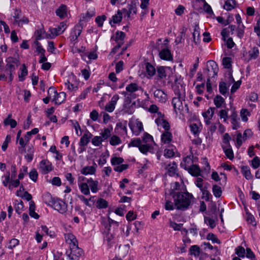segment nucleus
<instances>
[{"label":"nucleus","instance_id":"nucleus-55","mask_svg":"<svg viewBox=\"0 0 260 260\" xmlns=\"http://www.w3.org/2000/svg\"><path fill=\"white\" fill-rule=\"evenodd\" d=\"M21 11L19 9H15L13 14L14 18V23L17 24L19 19L21 18Z\"/></svg>","mask_w":260,"mask_h":260},{"label":"nucleus","instance_id":"nucleus-26","mask_svg":"<svg viewBox=\"0 0 260 260\" xmlns=\"http://www.w3.org/2000/svg\"><path fill=\"white\" fill-rule=\"evenodd\" d=\"M56 15L60 19L68 18L70 15L69 11L66 5H60L55 11Z\"/></svg>","mask_w":260,"mask_h":260},{"label":"nucleus","instance_id":"nucleus-47","mask_svg":"<svg viewBox=\"0 0 260 260\" xmlns=\"http://www.w3.org/2000/svg\"><path fill=\"white\" fill-rule=\"evenodd\" d=\"M124 38L125 34L122 31L116 32L115 36L113 37L114 40L119 45L123 43Z\"/></svg>","mask_w":260,"mask_h":260},{"label":"nucleus","instance_id":"nucleus-11","mask_svg":"<svg viewBox=\"0 0 260 260\" xmlns=\"http://www.w3.org/2000/svg\"><path fill=\"white\" fill-rule=\"evenodd\" d=\"M48 93L50 97L52 98V101L55 104L59 105L63 102L66 98V94L64 92L57 93L56 90L53 87H50L48 90Z\"/></svg>","mask_w":260,"mask_h":260},{"label":"nucleus","instance_id":"nucleus-60","mask_svg":"<svg viewBox=\"0 0 260 260\" xmlns=\"http://www.w3.org/2000/svg\"><path fill=\"white\" fill-rule=\"evenodd\" d=\"M245 252L246 250L242 246H238L235 249V253L239 257H245Z\"/></svg>","mask_w":260,"mask_h":260},{"label":"nucleus","instance_id":"nucleus-56","mask_svg":"<svg viewBox=\"0 0 260 260\" xmlns=\"http://www.w3.org/2000/svg\"><path fill=\"white\" fill-rule=\"evenodd\" d=\"M190 254L196 257L199 256L200 253V247L197 245H192L190 247Z\"/></svg>","mask_w":260,"mask_h":260},{"label":"nucleus","instance_id":"nucleus-20","mask_svg":"<svg viewBox=\"0 0 260 260\" xmlns=\"http://www.w3.org/2000/svg\"><path fill=\"white\" fill-rule=\"evenodd\" d=\"M95 14L94 8H89L85 13H82L80 15L79 19V24L83 25L86 22L88 21L92 17L94 16Z\"/></svg>","mask_w":260,"mask_h":260},{"label":"nucleus","instance_id":"nucleus-37","mask_svg":"<svg viewBox=\"0 0 260 260\" xmlns=\"http://www.w3.org/2000/svg\"><path fill=\"white\" fill-rule=\"evenodd\" d=\"M123 12L118 11L117 13L114 15L111 19L110 20L109 23L111 26H114L115 24L119 23L122 19Z\"/></svg>","mask_w":260,"mask_h":260},{"label":"nucleus","instance_id":"nucleus-48","mask_svg":"<svg viewBox=\"0 0 260 260\" xmlns=\"http://www.w3.org/2000/svg\"><path fill=\"white\" fill-rule=\"evenodd\" d=\"M12 115L9 114L8 117L4 120V124L5 125H10L11 128H15L17 125V122L14 119L11 118Z\"/></svg>","mask_w":260,"mask_h":260},{"label":"nucleus","instance_id":"nucleus-42","mask_svg":"<svg viewBox=\"0 0 260 260\" xmlns=\"http://www.w3.org/2000/svg\"><path fill=\"white\" fill-rule=\"evenodd\" d=\"M240 117L243 122H246L248 120L249 117L250 116V112L246 109L242 108L240 112Z\"/></svg>","mask_w":260,"mask_h":260},{"label":"nucleus","instance_id":"nucleus-14","mask_svg":"<svg viewBox=\"0 0 260 260\" xmlns=\"http://www.w3.org/2000/svg\"><path fill=\"white\" fill-rule=\"evenodd\" d=\"M38 168L43 174H47L53 169L52 163L47 159L42 160L39 164Z\"/></svg>","mask_w":260,"mask_h":260},{"label":"nucleus","instance_id":"nucleus-53","mask_svg":"<svg viewBox=\"0 0 260 260\" xmlns=\"http://www.w3.org/2000/svg\"><path fill=\"white\" fill-rule=\"evenodd\" d=\"M246 140L244 139L243 136H242V134L241 133H238L236 135V146L237 148H240L241 145H242L243 143Z\"/></svg>","mask_w":260,"mask_h":260},{"label":"nucleus","instance_id":"nucleus-28","mask_svg":"<svg viewBox=\"0 0 260 260\" xmlns=\"http://www.w3.org/2000/svg\"><path fill=\"white\" fill-rule=\"evenodd\" d=\"M214 108H209L207 110L202 113L204 117V122L206 124L209 125L211 124V120L214 114Z\"/></svg>","mask_w":260,"mask_h":260},{"label":"nucleus","instance_id":"nucleus-64","mask_svg":"<svg viewBox=\"0 0 260 260\" xmlns=\"http://www.w3.org/2000/svg\"><path fill=\"white\" fill-rule=\"evenodd\" d=\"M29 178L34 182L37 181L38 177V174L37 170L35 169H32L29 172Z\"/></svg>","mask_w":260,"mask_h":260},{"label":"nucleus","instance_id":"nucleus-12","mask_svg":"<svg viewBox=\"0 0 260 260\" xmlns=\"http://www.w3.org/2000/svg\"><path fill=\"white\" fill-rule=\"evenodd\" d=\"M218 72L217 64L213 60H209L207 63L206 69L205 73L208 76V80L217 76Z\"/></svg>","mask_w":260,"mask_h":260},{"label":"nucleus","instance_id":"nucleus-21","mask_svg":"<svg viewBox=\"0 0 260 260\" xmlns=\"http://www.w3.org/2000/svg\"><path fill=\"white\" fill-rule=\"evenodd\" d=\"M51 207L61 214L64 213L67 209V205L66 203L58 199L55 200Z\"/></svg>","mask_w":260,"mask_h":260},{"label":"nucleus","instance_id":"nucleus-3","mask_svg":"<svg viewBox=\"0 0 260 260\" xmlns=\"http://www.w3.org/2000/svg\"><path fill=\"white\" fill-rule=\"evenodd\" d=\"M128 145V147H137L141 153L146 154L148 152H153L155 143L152 136L145 133L142 137V139L140 138L132 139Z\"/></svg>","mask_w":260,"mask_h":260},{"label":"nucleus","instance_id":"nucleus-6","mask_svg":"<svg viewBox=\"0 0 260 260\" xmlns=\"http://www.w3.org/2000/svg\"><path fill=\"white\" fill-rule=\"evenodd\" d=\"M128 126L135 136H139L144 131L143 124L138 118L132 117L129 120Z\"/></svg>","mask_w":260,"mask_h":260},{"label":"nucleus","instance_id":"nucleus-7","mask_svg":"<svg viewBox=\"0 0 260 260\" xmlns=\"http://www.w3.org/2000/svg\"><path fill=\"white\" fill-rule=\"evenodd\" d=\"M111 164L114 166V170L117 172H122L128 168V165L123 164L124 159L122 157L112 156L110 160Z\"/></svg>","mask_w":260,"mask_h":260},{"label":"nucleus","instance_id":"nucleus-49","mask_svg":"<svg viewBox=\"0 0 260 260\" xmlns=\"http://www.w3.org/2000/svg\"><path fill=\"white\" fill-rule=\"evenodd\" d=\"M199 29V27L196 25L192 33L193 41L196 44L199 43L201 40Z\"/></svg>","mask_w":260,"mask_h":260},{"label":"nucleus","instance_id":"nucleus-35","mask_svg":"<svg viewBox=\"0 0 260 260\" xmlns=\"http://www.w3.org/2000/svg\"><path fill=\"white\" fill-rule=\"evenodd\" d=\"M168 174L170 176H174L177 174V165L175 162L170 163L167 167Z\"/></svg>","mask_w":260,"mask_h":260},{"label":"nucleus","instance_id":"nucleus-57","mask_svg":"<svg viewBox=\"0 0 260 260\" xmlns=\"http://www.w3.org/2000/svg\"><path fill=\"white\" fill-rule=\"evenodd\" d=\"M104 140L100 136H94L91 140V143L95 146H100Z\"/></svg>","mask_w":260,"mask_h":260},{"label":"nucleus","instance_id":"nucleus-41","mask_svg":"<svg viewBox=\"0 0 260 260\" xmlns=\"http://www.w3.org/2000/svg\"><path fill=\"white\" fill-rule=\"evenodd\" d=\"M241 171L242 174L247 180H250L252 178V175L251 173L250 168L248 166H241Z\"/></svg>","mask_w":260,"mask_h":260},{"label":"nucleus","instance_id":"nucleus-30","mask_svg":"<svg viewBox=\"0 0 260 260\" xmlns=\"http://www.w3.org/2000/svg\"><path fill=\"white\" fill-rule=\"evenodd\" d=\"M230 118L232 124V128L233 129H237L239 128L240 127V118L235 111H234L230 116Z\"/></svg>","mask_w":260,"mask_h":260},{"label":"nucleus","instance_id":"nucleus-45","mask_svg":"<svg viewBox=\"0 0 260 260\" xmlns=\"http://www.w3.org/2000/svg\"><path fill=\"white\" fill-rule=\"evenodd\" d=\"M122 12L128 18H129L131 15L136 14L137 9L136 7L131 5L128 6V10L124 9L122 10Z\"/></svg>","mask_w":260,"mask_h":260},{"label":"nucleus","instance_id":"nucleus-62","mask_svg":"<svg viewBox=\"0 0 260 260\" xmlns=\"http://www.w3.org/2000/svg\"><path fill=\"white\" fill-rule=\"evenodd\" d=\"M108 207V202L103 199H100L97 201L96 207L99 209L106 208Z\"/></svg>","mask_w":260,"mask_h":260},{"label":"nucleus","instance_id":"nucleus-31","mask_svg":"<svg viewBox=\"0 0 260 260\" xmlns=\"http://www.w3.org/2000/svg\"><path fill=\"white\" fill-rule=\"evenodd\" d=\"M192 156L189 155L184 157L180 163L181 167L186 170H188L193 165Z\"/></svg>","mask_w":260,"mask_h":260},{"label":"nucleus","instance_id":"nucleus-52","mask_svg":"<svg viewBox=\"0 0 260 260\" xmlns=\"http://www.w3.org/2000/svg\"><path fill=\"white\" fill-rule=\"evenodd\" d=\"M259 50L257 47H253L248 52L250 59H255L259 55Z\"/></svg>","mask_w":260,"mask_h":260},{"label":"nucleus","instance_id":"nucleus-46","mask_svg":"<svg viewBox=\"0 0 260 260\" xmlns=\"http://www.w3.org/2000/svg\"><path fill=\"white\" fill-rule=\"evenodd\" d=\"M187 171L190 174L194 176H199L201 174L200 169L196 165H193Z\"/></svg>","mask_w":260,"mask_h":260},{"label":"nucleus","instance_id":"nucleus-50","mask_svg":"<svg viewBox=\"0 0 260 260\" xmlns=\"http://www.w3.org/2000/svg\"><path fill=\"white\" fill-rule=\"evenodd\" d=\"M109 143L112 146H117L122 143V141L118 136L113 135L110 138Z\"/></svg>","mask_w":260,"mask_h":260},{"label":"nucleus","instance_id":"nucleus-38","mask_svg":"<svg viewBox=\"0 0 260 260\" xmlns=\"http://www.w3.org/2000/svg\"><path fill=\"white\" fill-rule=\"evenodd\" d=\"M222 148L226 157L230 160H233L234 154L231 146H222Z\"/></svg>","mask_w":260,"mask_h":260},{"label":"nucleus","instance_id":"nucleus-8","mask_svg":"<svg viewBox=\"0 0 260 260\" xmlns=\"http://www.w3.org/2000/svg\"><path fill=\"white\" fill-rule=\"evenodd\" d=\"M64 83L66 87L71 91L76 90L79 85L77 77L73 73H70L64 77Z\"/></svg>","mask_w":260,"mask_h":260},{"label":"nucleus","instance_id":"nucleus-32","mask_svg":"<svg viewBox=\"0 0 260 260\" xmlns=\"http://www.w3.org/2000/svg\"><path fill=\"white\" fill-rule=\"evenodd\" d=\"M154 96L161 103L166 102L168 99L167 94L160 89H157L154 92Z\"/></svg>","mask_w":260,"mask_h":260},{"label":"nucleus","instance_id":"nucleus-29","mask_svg":"<svg viewBox=\"0 0 260 260\" xmlns=\"http://www.w3.org/2000/svg\"><path fill=\"white\" fill-rule=\"evenodd\" d=\"M115 130L121 136L127 135V121H122L117 122L116 125Z\"/></svg>","mask_w":260,"mask_h":260},{"label":"nucleus","instance_id":"nucleus-25","mask_svg":"<svg viewBox=\"0 0 260 260\" xmlns=\"http://www.w3.org/2000/svg\"><path fill=\"white\" fill-rule=\"evenodd\" d=\"M66 243L69 245L70 249L74 248L78 245L76 237L72 233L64 234Z\"/></svg>","mask_w":260,"mask_h":260},{"label":"nucleus","instance_id":"nucleus-54","mask_svg":"<svg viewBox=\"0 0 260 260\" xmlns=\"http://www.w3.org/2000/svg\"><path fill=\"white\" fill-rule=\"evenodd\" d=\"M235 5V0H226L223 6V8L227 11H231L234 8Z\"/></svg>","mask_w":260,"mask_h":260},{"label":"nucleus","instance_id":"nucleus-34","mask_svg":"<svg viewBox=\"0 0 260 260\" xmlns=\"http://www.w3.org/2000/svg\"><path fill=\"white\" fill-rule=\"evenodd\" d=\"M113 131L112 126H109L108 127H105L100 133V136L105 141L110 138L111 132Z\"/></svg>","mask_w":260,"mask_h":260},{"label":"nucleus","instance_id":"nucleus-4","mask_svg":"<svg viewBox=\"0 0 260 260\" xmlns=\"http://www.w3.org/2000/svg\"><path fill=\"white\" fill-rule=\"evenodd\" d=\"M78 185L81 192L85 196L90 194V189L92 193H96L99 190V182L92 178H87L83 176L78 177Z\"/></svg>","mask_w":260,"mask_h":260},{"label":"nucleus","instance_id":"nucleus-18","mask_svg":"<svg viewBox=\"0 0 260 260\" xmlns=\"http://www.w3.org/2000/svg\"><path fill=\"white\" fill-rule=\"evenodd\" d=\"M160 142L162 145H170L173 142V136L171 131H161Z\"/></svg>","mask_w":260,"mask_h":260},{"label":"nucleus","instance_id":"nucleus-58","mask_svg":"<svg viewBox=\"0 0 260 260\" xmlns=\"http://www.w3.org/2000/svg\"><path fill=\"white\" fill-rule=\"evenodd\" d=\"M131 184L129 183V180L127 178H124L119 182V187L124 190L125 188L130 187Z\"/></svg>","mask_w":260,"mask_h":260},{"label":"nucleus","instance_id":"nucleus-43","mask_svg":"<svg viewBox=\"0 0 260 260\" xmlns=\"http://www.w3.org/2000/svg\"><path fill=\"white\" fill-rule=\"evenodd\" d=\"M214 103L217 108H221L225 105V100L220 95H216L214 98Z\"/></svg>","mask_w":260,"mask_h":260},{"label":"nucleus","instance_id":"nucleus-5","mask_svg":"<svg viewBox=\"0 0 260 260\" xmlns=\"http://www.w3.org/2000/svg\"><path fill=\"white\" fill-rule=\"evenodd\" d=\"M171 195L174 200L176 208L181 210L186 209L188 208L193 197L192 194L188 192L176 191H172Z\"/></svg>","mask_w":260,"mask_h":260},{"label":"nucleus","instance_id":"nucleus-61","mask_svg":"<svg viewBox=\"0 0 260 260\" xmlns=\"http://www.w3.org/2000/svg\"><path fill=\"white\" fill-rule=\"evenodd\" d=\"M202 193V199L205 200L206 201H209L212 197L211 193L209 191L207 190V189L205 187L202 189V190H200Z\"/></svg>","mask_w":260,"mask_h":260},{"label":"nucleus","instance_id":"nucleus-27","mask_svg":"<svg viewBox=\"0 0 260 260\" xmlns=\"http://www.w3.org/2000/svg\"><path fill=\"white\" fill-rule=\"evenodd\" d=\"M97 165L96 164H93L92 166H87L83 167L81 170V173L85 176L93 175L96 171Z\"/></svg>","mask_w":260,"mask_h":260},{"label":"nucleus","instance_id":"nucleus-63","mask_svg":"<svg viewBox=\"0 0 260 260\" xmlns=\"http://www.w3.org/2000/svg\"><path fill=\"white\" fill-rule=\"evenodd\" d=\"M212 192L214 196L216 198L220 197L222 193L221 187L216 185H213L212 188Z\"/></svg>","mask_w":260,"mask_h":260},{"label":"nucleus","instance_id":"nucleus-1","mask_svg":"<svg viewBox=\"0 0 260 260\" xmlns=\"http://www.w3.org/2000/svg\"><path fill=\"white\" fill-rule=\"evenodd\" d=\"M185 85L181 81L176 80L173 86L175 96L172 100V105L176 116L183 115L188 111L185 102Z\"/></svg>","mask_w":260,"mask_h":260},{"label":"nucleus","instance_id":"nucleus-13","mask_svg":"<svg viewBox=\"0 0 260 260\" xmlns=\"http://www.w3.org/2000/svg\"><path fill=\"white\" fill-rule=\"evenodd\" d=\"M168 40L166 39L164 41V44L161 47V49L159 52V56L161 59L167 61H171L173 60V55L169 49L168 45Z\"/></svg>","mask_w":260,"mask_h":260},{"label":"nucleus","instance_id":"nucleus-19","mask_svg":"<svg viewBox=\"0 0 260 260\" xmlns=\"http://www.w3.org/2000/svg\"><path fill=\"white\" fill-rule=\"evenodd\" d=\"M82 30V26L80 25H76L72 30L69 39L73 45H75L77 42L78 38L80 35Z\"/></svg>","mask_w":260,"mask_h":260},{"label":"nucleus","instance_id":"nucleus-51","mask_svg":"<svg viewBox=\"0 0 260 260\" xmlns=\"http://www.w3.org/2000/svg\"><path fill=\"white\" fill-rule=\"evenodd\" d=\"M29 134H27L26 133L24 137L20 139L18 143L22 148H24L27 144L31 139V138L29 136Z\"/></svg>","mask_w":260,"mask_h":260},{"label":"nucleus","instance_id":"nucleus-16","mask_svg":"<svg viewBox=\"0 0 260 260\" xmlns=\"http://www.w3.org/2000/svg\"><path fill=\"white\" fill-rule=\"evenodd\" d=\"M67 27V24L66 22H61L57 27L50 29V34L47 38L51 39L54 38L55 37L61 34L64 32Z\"/></svg>","mask_w":260,"mask_h":260},{"label":"nucleus","instance_id":"nucleus-24","mask_svg":"<svg viewBox=\"0 0 260 260\" xmlns=\"http://www.w3.org/2000/svg\"><path fill=\"white\" fill-rule=\"evenodd\" d=\"M70 250L71 253L69 255V260H79L84 254L83 250L80 248L78 245L74 248L70 249Z\"/></svg>","mask_w":260,"mask_h":260},{"label":"nucleus","instance_id":"nucleus-36","mask_svg":"<svg viewBox=\"0 0 260 260\" xmlns=\"http://www.w3.org/2000/svg\"><path fill=\"white\" fill-rule=\"evenodd\" d=\"M145 69L146 72V77L147 78H151L156 73L155 68L150 63H146L145 65Z\"/></svg>","mask_w":260,"mask_h":260},{"label":"nucleus","instance_id":"nucleus-59","mask_svg":"<svg viewBox=\"0 0 260 260\" xmlns=\"http://www.w3.org/2000/svg\"><path fill=\"white\" fill-rule=\"evenodd\" d=\"M86 57L88 58L89 60L91 59H95L98 57V55L96 54V52L95 51H92L90 52L87 53V56L84 55L82 56V58L83 60L86 61V62H88L87 60H86Z\"/></svg>","mask_w":260,"mask_h":260},{"label":"nucleus","instance_id":"nucleus-39","mask_svg":"<svg viewBox=\"0 0 260 260\" xmlns=\"http://www.w3.org/2000/svg\"><path fill=\"white\" fill-rule=\"evenodd\" d=\"M92 137V135L90 132H86L80 139V145L86 146L89 143Z\"/></svg>","mask_w":260,"mask_h":260},{"label":"nucleus","instance_id":"nucleus-33","mask_svg":"<svg viewBox=\"0 0 260 260\" xmlns=\"http://www.w3.org/2000/svg\"><path fill=\"white\" fill-rule=\"evenodd\" d=\"M169 147L164 150V156L167 158H171L173 157L176 152L177 149L175 146L173 145H168Z\"/></svg>","mask_w":260,"mask_h":260},{"label":"nucleus","instance_id":"nucleus-17","mask_svg":"<svg viewBox=\"0 0 260 260\" xmlns=\"http://www.w3.org/2000/svg\"><path fill=\"white\" fill-rule=\"evenodd\" d=\"M173 74V70L171 67H159L157 69V79H162L166 77H169Z\"/></svg>","mask_w":260,"mask_h":260},{"label":"nucleus","instance_id":"nucleus-22","mask_svg":"<svg viewBox=\"0 0 260 260\" xmlns=\"http://www.w3.org/2000/svg\"><path fill=\"white\" fill-rule=\"evenodd\" d=\"M202 124L200 120L195 119L191 121L189 127L191 133L194 136L198 135L202 129Z\"/></svg>","mask_w":260,"mask_h":260},{"label":"nucleus","instance_id":"nucleus-15","mask_svg":"<svg viewBox=\"0 0 260 260\" xmlns=\"http://www.w3.org/2000/svg\"><path fill=\"white\" fill-rule=\"evenodd\" d=\"M228 80L226 82L222 81L219 84V91L223 95H225L228 93L230 85L235 81L231 73L228 74Z\"/></svg>","mask_w":260,"mask_h":260},{"label":"nucleus","instance_id":"nucleus-44","mask_svg":"<svg viewBox=\"0 0 260 260\" xmlns=\"http://www.w3.org/2000/svg\"><path fill=\"white\" fill-rule=\"evenodd\" d=\"M43 199L46 204L48 206H51L56 199L52 198L50 193L46 192L43 194Z\"/></svg>","mask_w":260,"mask_h":260},{"label":"nucleus","instance_id":"nucleus-40","mask_svg":"<svg viewBox=\"0 0 260 260\" xmlns=\"http://www.w3.org/2000/svg\"><path fill=\"white\" fill-rule=\"evenodd\" d=\"M28 74L27 68L25 64H23L20 68V73L18 74L19 80L20 82L23 81L25 77Z\"/></svg>","mask_w":260,"mask_h":260},{"label":"nucleus","instance_id":"nucleus-10","mask_svg":"<svg viewBox=\"0 0 260 260\" xmlns=\"http://www.w3.org/2000/svg\"><path fill=\"white\" fill-rule=\"evenodd\" d=\"M10 172H8L1 177V181L5 187H8L10 190L18 187L20 184L19 180L10 178Z\"/></svg>","mask_w":260,"mask_h":260},{"label":"nucleus","instance_id":"nucleus-2","mask_svg":"<svg viewBox=\"0 0 260 260\" xmlns=\"http://www.w3.org/2000/svg\"><path fill=\"white\" fill-rule=\"evenodd\" d=\"M125 91L121 92L125 98L124 103V112L128 114H132L134 112V106L131 104V100L135 99L139 96L138 92L142 93V87L135 83H132L126 85Z\"/></svg>","mask_w":260,"mask_h":260},{"label":"nucleus","instance_id":"nucleus-9","mask_svg":"<svg viewBox=\"0 0 260 260\" xmlns=\"http://www.w3.org/2000/svg\"><path fill=\"white\" fill-rule=\"evenodd\" d=\"M158 129L161 133V131H168L171 130V126L169 122L165 119L164 114L162 113H157V117L154 119Z\"/></svg>","mask_w":260,"mask_h":260},{"label":"nucleus","instance_id":"nucleus-23","mask_svg":"<svg viewBox=\"0 0 260 260\" xmlns=\"http://www.w3.org/2000/svg\"><path fill=\"white\" fill-rule=\"evenodd\" d=\"M6 70L8 73H14L16 67H18L19 61L13 57H8L6 59Z\"/></svg>","mask_w":260,"mask_h":260}]
</instances>
